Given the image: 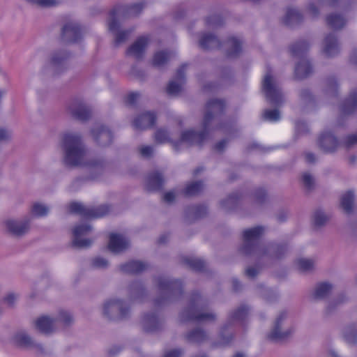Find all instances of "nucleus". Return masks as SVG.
Here are the masks:
<instances>
[{"mask_svg": "<svg viewBox=\"0 0 357 357\" xmlns=\"http://www.w3.org/2000/svg\"><path fill=\"white\" fill-rule=\"evenodd\" d=\"M225 101L222 99H211L206 105L205 114L202 123V130L196 132L193 130H185L181 133V139L173 142L176 150L183 143L190 145H201L208 137L210 132L220 130L229 132L234 128V124L227 119H222V115L225 109Z\"/></svg>", "mask_w": 357, "mask_h": 357, "instance_id": "f257e3e1", "label": "nucleus"}, {"mask_svg": "<svg viewBox=\"0 0 357 357\" xmlns=\"http://www.w3.org/2000/svg\"><path fill=\"white\" fill-rule=\"evenodd\" d=\"M61 149L64 163L67 166H84L89 170V179H95L101 175L107 167V160L102 157L87 158V149L80 135L67 132L62 137Z\"/></svg>", "mask_w": 357, "mask_h": 357, "instance_id": "f03ea898", "label": "nucleus"}, {"mask_svg": "<svg viewBox=\"0 0 357 357\" xmlns=\"http://www.w3.org/2000/svg\"><path fill=\"white\" fill-rule=\"evenodd\" d=\"M264 232L261 226L255 227L243 231V243L240 248L242 254L266 261L280 259L288 252L285 243H270L264 244L260 238Z\"/></svg>", "mask_w": 357, "mask_h": 357, "instance_id": "7ed1b4c3", "label": "nucleus"}, {"mask_svg": "<svg viewBox=\"0 0 357 357\" xmlns=\"http://www.w3.org/2000/svg\"><path fill=\"white\" fill-rule=\"evenodd\" d=\"M209 303L206 298L199 292H193L190 298L188 305L179 314L181 322H215L217 315L212 311H208Z\"/></svg>", "mask_w": 357, "mask_h": 357, "instance_id": "20e7f679", "label": "nucleus"}, {"mask_svg": "<svg viewBox=\"0 0 357 357\" xmlns=\"http://www.w3.org/2000/svg\"><path fill=\"white\" fill-rule=\"evenodd\" d=\"M160 295L154 300L156 307H162L180 299L183 294L182 282L167 276L155 278Z\"/></svg>", "mask_w": 357, "mask_h": 357, "instance_id": "39448f33", "label": "nucleus"}, {"mask_svg": "<svg viewBox=\"0 0 357 357\" xmlns=\"http://www.w3.org/2000/svg\"><path fill=\"white\" fill-rule=\"evenodd\" d=\"M321 6L335 8L326 16V24L334 30L342 29L347 22L346 13L357 7L356 0H317Z\"/></svg>", "mask_w": 357, "mask_h": 357, "instance_id": "423d86ee", "label": "nucleus"}, {"mask_svg": "<svg viewBox=\"0 0 357 357\" xmlns=\"http://www.w3.org/2000/svg\"><path fill=\"white\" fill-rule=\"evenodd\" d=\"M249 310L248 305L242 304L229 314L227 322L220 330L217 343L218 345L225 347L230 344L234 338L235 324L237 323L242 326L245 324Z\"/></svg>", "mask_w": 357, "mask_h": 357, "instance_id": "0eeeda50", "label": "nucleus"}, {"mask_svg": "<svg viewBox=\"0 0 357 357\" xmlns=\"http://www.w3.org/2000/svg\"><path fill=\"white\" fill-rule=\"evenodd\" d=\"M130 314V305L123 299H108L102 305V315L110 321H119L125 320L128 319Z\"/></svg>", "mask_w": 357, "mask_h": 357, "instance_id": "6e6552de", "label": "nucleus"}, {"mask_svg": "<svg viewBox=\"0 0 357 357\" xmlns=\"http://www.w3.org/2000/svg\"><path fill=\"white\" fill-rule=\"evenodd\" d=\"M262 90L267 100L275 107H280L284 102L282 88L268 70L262 82Z\"/></svg>", "mask_w": 357, "mask_h": 357, "instance_id": "1a4fd4ad", "label": "nucleus"}, {"mask_svg": "<svg viewBox=\"0 0 357 357\" xmlns=\"http://www.w3.org/2000/svg\"><path fill=\"white\" fill-rule=\"evenodd\" d=\"M73 321L72 315L66 311L61 310L56 317L43 316L35 321L36 328L44 334H50L54 332L59 323L64 326H69Z\"/></svg>", "mask_w": 357, "mask_h": 357, "instance_id": "9d476101", "label": "nucleus"}, {"mask_svg": "<svg viewBox=\"0 0 357 357\" xmlns=\"http://www.w3.org/2000/svg\"><path fill=\"white\" fill-rule=\"evenodd\" d=\"M294 327L287 321V314L282 312L275 319L267 339L273 342H279L289 338L294 333Z\"/></svg>", "mask_w": 357, "mask_h": 357, "instance_id": "9b49d317", "label": "nucleus"}, {"mask_svg": "<svg viewBox=\"0 0 357 357\" xmlns=\"http://www.w3.org/2000/svg\"><path fill=\"white\" fill-rule=\"evenodd\" d=\"M69 208L71 213L79 214L85 218H102L107 214L109 211L107 205L89 208L78 202L71 203Z\"/></svg>", "mask_w": 357, "mask_h": 357, "instance_id": "f8f14e48", "label": "nucleus"}, {"mask_svg": "<svg viewBox=\"0 0 357 357\" xmlns=\"http://www.w3.org/2000/svg\"><path fill=\"white\" fill-rule=\"evenodd\" d=\"M13 340L15 343L23 348L34 350L38 355L47 356L50 354L43 346L36 342L32 337L24 331H17Z\"/></svg>", "mask_w": 357, "mask_h": 357, "instance_id": "ddd939ff", "label": "nucleus"}, {"mask_svg": "<svg viewBox=\"0 0 357 357\" xmlns=\"http://www.w3.org/2000/svg\"><path fill=\"white\" fill-rule=\"evenodd\" d=\"M120 13L119 10H113L110 12V20L109 21V29L110 31L114 33V44L116 46L126 42L129 36L134 31V28H130L126 30H119L120 24L115 18L116 15Z\"/></svg>", "mask_w": 357, "mask_h": 357, "instance_id": "4468645a", "label": "nucleus"}, {"mask_svg": "<svg viewBox=\"0 0 357 357\" xmlns=\"http://www.w3.org/2000/svg\"><path fill=\"white\" fill-rule=\"evenodd\" d=\"M319 149L326 153H333L341 146V142L331 131L322 132L317 139Z\"/></svg>", "mask_w": 357, "mask_h": 357, "instance_id": "2eb2a0df", "label": "nucleus"}, {"mask_svg": "<svg viewBox=\"0 0 357 357\" xmlns=\"http://www.w3.org/2000/svg\"><path fill=\"white\" fill-rule=\"evenodd\" d=\"M31 220V218L26 216L21 220H7L4 222V225L8 233L13 236L20 237L29 231Z\"/></svg>", "mask_w": 357, "mask_h": 357, "instance_id": "dca6fc26", "label": "nucleus"}, {"mask_svg": "<svg viewBox=\"0 0 357 357\" xmlns=\"http://www.w3.org/2000/svg\"><path fill=\"white\" fill-rule=\"evenodd\" d=\"M70 53L65 50H56L52 52L49 67L54 75H59L66 68V61L70 58Z\"/></svg>", "mask_w": 357, "mask_h": 357, "instance_id": "f3484780", "label": "nucleus"}, {"mask_svg": "<svg viewBox=\"0 0 357 357\" xmlns=\"http://www.w3.org/2000/svg\"><path fill=\"white\" fill-rule=\"evenodd\" d=\"M68 111L74 119L82 121L89 119L91 115L90 107L80 99L73 100L68 106Z\"/></svg>", "mask_w": 357, "mask_h": 357, "instance_id": "a211bd4d", "label": "nucleus"}, {"mask_svg": "<svg viewBox=\"0 0 357 357\" xmlns=\"http://www.w3.org/2000/svg\"><path fill=\"white\" fill-rule=\"evenodd\" d=\"M92 230V227L88 224H80L75 227L73 230V244L78 248H86L92 244V240L89 238H82L89 234Z\"/></svg>", "mask_w": 357, "mask_h": 357, "instance_id": "6ab92c4d", "label": "nucleus"}, {"mask_svg": "<svg viewBox=\"0 0 357 357\" xmlns=\"http://www.w3.org/2000/svg\"><path fill=\"white\" fill-rule=\"evenodd\" d=\"M82 38V31L78 23L67 22L61 30V39L64 43H77Z\"/></svg>", "mask_w": 357, "mask_h": 357, "instance_id": "aec40b11", "label": "nucleus"}, {"mask_svg": "<svg viewBox=\"0 0 357 357\" xmlns=\"http://www.w3.org/2000/svg\"><path fill=\"white\" fill-rule=\"evenodd\" d=\"M323 52L327 57H335L340 52V45L337 36L333 33L327 34L323 41Z\"/></svg>", "mask_w": 357, "mask_h": 357, "instance_id": "412c9836", "label": "nucleus"}, {"mask_svg": "<svg viewBox=\"0 0 357 357\" xmlns=\"http://www.w3.org/2000/svg\"><path fill=\"white\" fill-rule=\"evenodd\" d=\"M142 325L146 332H157L162 328L163 320L155 312H150L144 315Z\"/></svg>", "mask_w": 357, "mask_h": 357, "instance_id": "4be33fe9", "label": "nucleus"}, {"mask_svg": "<svg viewBox=\"0 0 357 357\" xmlns=\"http://www.w3.org/2000/svg\"><path fill=\"white\" fill-rule=\"evenodd\" d=\"M91 135L95 141L102 146L109 145L112 141V134L109 129L102 125H96L91 129Z\"/></svg>", "mask_w": 357, "mask_h": 357, "instance_id": "5701e85b", "label": "nucleus"}, {"mask_svg": "<svg viewBox=\"0 0 357 357\" xmlns=\"http://www.w3.org/2000/svg\"><path fill=\"white\" fill-rule=\"evenodd\" d=\"M149 39L146 36L139 37L127 50V54L139 60L143 58Z\"/></svg>", "mask_w": 357, "mask_h": 357, "instance_id": "b1692460", "label": "nucleus"}, {"mask_svg": "<svg viewBox=\"0 0 357 357\" xmlns=\"http://www.w3.org/2000/svg\"><path fill=\"white\" fill-rule=\"evenodd\" d=\"M185 340L191 344L200 345L207 342L210 337L206 330L201 327H196L184 335Z\"/></svg>", "mask_w": 357, "mask_h": 357, "instance_id": "393cba45", "label": "nucleus"}, {"mask_svg": "<svg viewBox=\"0 0 357 357\" xmlns=\"http://www.w3.org/2000/svg\"><path fill=\"white\" fill-rule=\"evenodd\" d=\"M186 64L182 65L178 70L175 76V79L169 82L167 92L172 96L177 95L182 89V84L185 82V70Z\"/></svg>", "mask_w": 357, "mask_h": 357, "instance_id": "a878e982", "label": "nucleus"}, {"mask_svg": "<svg viewBox=\"0 0 357 357\" xmlns=\"http://www.w3.org/2000/svg\"><path fill=\"white\" fill-rule=\"evenodd\" d=\"M156 115L153 112H146L136 117L133 121V126L136 129L144 130L154 126Z\"/></svg>", "mask_w": 357, "mask_h": 357, "instance_id": "bb28decb", "label": "nucleus"}, {"mask_svg": "<svg viewBox=\"0 0 357 357\" xmlns=\"http://www.w3.org/2000/svg\"><path fill=\"white\" fill-rule=\"evenodd\" d=\"M165 183L163 175L158 171L149 173L146 177V187L149 191H159Z\"/></svg>", "mask_w": 357, "mask_h": 357, "instance_id": "cd10ccee", "label": "nucleus"}, {"mask_svg": "<svg viewBox=\"0 0 357 357\" xmlns=\"http://www.w3.org/2000/svg\"><path fill=\"white\" fill-rule=\"evenodd\" d=\"M129 245V241L123 235L111 234L108 248L112 252H120L126 250Z\"/></svg>", "mask_w": 357, "mask_h": 357, "instance_id": "c85d7f7f", "label": "nucleus"}, {"mask_svg": "<svg viewBox=\"0 0 357 357\" xmlns=\"http://www.w3.org/2000/svg\"><path fill=\"white\" fill-rule=\"evenodd\" d=\"M357 111V89L352 90L341 105V113L344 116L354 114Z\"/></svg>", "mask_w": 357, "mask_h": 357, "instance_id": "c756f323", "label": "nucleus"}, {"mask_svg": "<svg viewBox=\"0 0 357 357\" xmlns=\"http://www.w3.org/2000/svg\"><path fill=\"white\" fill-rule=\"evenodd\" d=\"M199 45L202 49L205 50H213L219 48L221 46V43L215 35L209 33H204L199 38Z\"/></svg>", "mask_w": 357, "mask_h": 357, "instance_id": "7c9ffc66", "label": "nucleus"}, {"mask_svg": "<svg viewBox=\"0 0 357 357\" xmlns=\"http://www.w3.org/2000/svg\"><path fill=\"white\" fill-rule=\"evenodd\" d=\"M146 291L140 281H134L128 287V296L132 301H143Z\"/></svg>", "mask_w": 357, "mask_h": 357, "instance_id": "2f4dec72", "label": "nucleus"}, {"mask_svg": "<svg viewBox=\"0 0 357 357\" xmlns=\"http://www.w3.org/2000/svg\"><path fill=\"white\" fill-rule=\"evenodd\" d=\"M207 213V208L204 205H192L185 208V217L188 222L202 218Z\"/></svg>", "mask_w": 357, "mask_h": 357, "instance_id": "473e14b6", "label": "nucleus"}, {"mask_svg": "<svg viewBox=\"0 0 357 357\" xmlns=\"http://www.w3.org/2000/svg\"><path fill=\"white\" fill-rule=\"evenodd\" d=\"M148 268V264L141 261H130L120 266L121 271L125 273L137 274Z\"/></svg>", "mask_w": 357, "mask_h": 357, "instance_id": "72a5a7b5", "label": "nucleus"}, {"mask_svg": "<svg viewBox=\"0 0 357 357\" xmlns=\"http://www.w3.org/2000/svg\"><path fill=\"white\" fill-rule=\"evenodd\" d=\"M312 73V66L310 61L302 58L301 61L296 65L294 73L297 79H303L308 77Z\"/></svg>", "mask_w": 357, "mask_h": 357, "instance_id": "f704fd0d", "label": "nucleus"}, {"mask_svg": "<svg viewBox=\"0 0 357 357\" xmlns=\"http://www.w3.org/2000/svg\"><path fill=\"white\" fill-rule=\"evenodd\" d=\"M242 50V42L235 37H229L226 42V53L229 58L237 57Z\"/></svg>", "mask_w": 357, "mask_h": 357, "instance_id": "c9c22d12", "label": "nucleus"}, {"mask_svg": "<svg viewBox=\"0 0 357 357\" xmlns=\"http://www.w3.org/2000/svg\"><path fill=\"white\" fill-rule=\"evenodd\" d=\"M303 19V15L298 9L289 8L283 18V22L287 26H293L301 22Z\"/></svg>", "mask_w": 357, "mask_h": 357, "instance_id": "e433bc0d", "label": "nucleus"}, {"mask_svg": "<svg viewBox=\"0 0 357 357\" xmlns=\"http://www.w3.org/2000/svg\"><path fill=\"white\" fill-rule=\"evenodd\" d=\"M310 43L306 40H300L290 46V52L295 57H303L309 50Z\"/></svg>", "mask_w": 357, "mask_h": 357, "instance_id": "4c0bfd02", "label": "nucleus"}, {"mask_svg": "<svg viewBox=\"0 0 357 357\" xmlns=\"http://www.w3.org/2000/svg\"><path fill=\"white\" fill-rule=\"evenodd\" d=\"M333 288V285L329 282H325L317 284L313 294L314 298L318 300L326 298L332 292Z\"/></svg>", "mask_w": 357, "mask_h": 357, "instance_id": "58836bf2", "label": "nucleus"}, {"mask_svg": "<svg viewBox=\"0 0 357 357\" xmlns=\"http://www.w3.org/2000/svg\"><path fill=\"white\" fill-rule=\"evenodd\" d=\"M241 197L238 192H234L220 202L221 207L225 211L233 210L237 206Z\"/></svg>", "mask_w": 357, "mask_h": 357, "instance_id": "ea45409f", "label": "nucleus"}, {"mask_svg": "<svg viewBox=\"0 0 357 357\" xmlns=\"http://www.w3.org/2000/svg\"><path fill=\"white\" fill-rule=\"evenodd\" d=\"M172 56V52L167 50H161L155 53L153 58V66L162 68L167 63Z\"/></svg>", "mask_w": 357, "mask_h": 357, "instance_id": "a19ab883", "label": "nucleus"}, {"mask_svg": "<svg viewBox=\"0 0 357 357\" xmlns=\"http://www.w3.org/2000/svg\"><path fill=\"white\" fill-rule=\"evenodd\" d=\"M183 262L195 271L202 272L204 271L206 268V263L199 258L185 257L183 259Z\"/></svg>", "mask_w": 357, "mask_h": 357, "instance_id": "79ce46f5", "label": "nucleus"}, {"mask_svg": "<svg viewBox=\"0 0 357 357\" xmlns=\"http://www.w3.org/2000/svg\"><path fill=\"white\" fill-rule=\"evenodd\" d=\"M345 341L351 345L357 344V324H351L345 327L344 330Z\"/></svg>", "mask_w": 357, "mask_h": 357, "instance_id": "37998d69", "label": "nucleus"}, {"mask_svg": "<svg viewBox=\"0 0 357 357\" xmlns=\"http://www.w3.org/2000/svg\"><path fill=\"white\" fill-rule=\"evenodd\" d=\"M338 84L334 77H329L324 81V91L331 96L337 95Z\"/></svg>", "mask_w": 357, "mask_h": 357, "instance_id": "c03bdc74", "label": "nucleus"}, {"mask_svg": "<svg viewBox=\"0 0 357 357\" xmlns=\"http://www.w3.org/2000/svg\"><path fill=\"white\" fill-rule=\"evenodd\" d=\"M354 196L352 192L348 191L341 198V206L347 213L352 212Z\"/></svg>", "mask_w": 357, "mask_h": 357, "instance_id": "a18cd8bd", "label": "nucleus"}, {"mask_svg": "<svg viewBox=\"0 0 357 357\" xmlns=\"http://www.w3.org/2000/svg\"><path fill=\"white\" fill-rule=\"evenodd\" d=\"M204 183L202 181H195L186 186L184 193L186 196H195L202 191Z\"/></svg>", "mask_w": 357, "mask_h": 357, "instance_id": "49530a36", "label": "nucleus"}, {"mask_svg": "<svg viewBox=\"0 0 357 357\" xmlns=\"http://www.w3.org/2000/svg\"><path fill=\"white\" fill-rule=\"evenodd\" d=\"M297 266L301 272L309 273L314 268V261L310 259L301 258L297 260Z\"/></svg>", "mask_w": 357, "mask_h": 357, "instance_id": "de8ad7c7", "label": "nucleus"}, {"mask_svg": "<svg viewBox=\"0 0 357 357\" xmlns=\"http://www.w3.org/2000/svg\"><path fill=\"white\" fill-rule=\"evenodd\" d=\"M254 202L256 205L261 206L267 199V193L264 188H257L253 192Z\"/></svg>", "mask_w": 357, "mask_h": 357, "instance_id": "09e8293b", "label": "nucleus"}, {"mask_svg": "<svg viewBox=\"0 0 357 357\" xmlns=\"http://www.w3.org/2000/svg\"><path fill=\"white\" fill-rule=\"evenodd\" d=\"M49 208L42 204L35 203L31 207V213L36 217H44L47 215Z\"/></svg>", "mask_w": 357, "mask_h": 357, "instance_id": "8fccbe9b", "label": "nucleus"}, {"mask_svg": "<svg viewBox=\"0 0 357 357\" xmlns=\"http://www.w3.org/2000/svg\"><path fill=\"white\" fill-rule=\"evenodd\" d=\"M144 7V3L143 2L134 3L130 6H127L126 8V15L128 17H135L137 16L142 10Z\"/></svg>", "mask_w": 357, "mask_h": 357, "instance_id": "3c124183", "label": "nucleus"}, {"mask_svg": "<svg viewBox=\"0 0 357 357\" xmlns=\"http://www.w3.org/2000/svg\"><path fill=\"white\" fill-rule=\"evenodd\" d=\"M314 224L316 227H322L328 220V216L321 211L317 210L314 213Z\"/></svg>", "mask_w": 357, "mask_h": 357, "instance_id": "603ef678", "label": "nucleus"}, {"mask_svg": "<svg viewBox=\"0 0 357 357\" xmlns=\"http://www.w3.org/2000/svg\"><path fill=\"white\" fill-rule=\"evenodd\" d=\"M263 118L269 121H278L280 119V114L278 109H266L263 114Z\"/></svg>", "mask_w": 357, "mask_h": 357, "instance_id": "864d4df0", "label": "nucleus"}, {"mask_svg": "<svg viewBox=\"0 0 357 357\" xmlns=\"http://www.w3.org/2000/svg\"><path fill=\"white\" fill-rule=\"evenodd\" d=\"M206 23L209 27L215 28L223 24V19L219 15H213L206 19Z\"/></svg>", "mask_w": 357, "mask_h": 357, "instance_id": "5fc2aeb1", "label": "nucleus"}, {"mask_svg": "<svg viewBox=\"0 0 357 357\" xmlns=\"http://www.w3.org/2000/svg\"><path fill=\"white\" fill-rule=\"evenodd\" d=\"M341 146L347 149H351L357 146V133L346 136L341 142Z\"/></svg>", "mask_w": 357, "mask_h": 357, "instance_id": "6e6d98bb", "label": "nucleus"}, {"mask_svg": "<svg viewBox=\"0 0 357 357\" xmlns=\"http://www.w3.org/2000/svg\"><path fill=\"white\" fill-rule=\"evenodd\" d=\"M91 266L96 269H104L109 266V261L101 257H96L91 260Z\"/></svg>", "mask_w": 357, "mask_h": 357, "instance_id": "4d7b16f0", "label": "nucleus"}, {"mask_svg": "<svg viewBox=\"0 0 357 357\" xmlns=\"http://www.w3.org/2000/svg\"><path fill=\"white\" fill-rule=\"evenodd\" d=\"M155 139L158 143L162 144L169 142V134L165 129H159L155 133Z\"/></svg>", "mask_w": 357, "mask_h": 357, "instance_id": "13d9d810", "label": "nucleus"}, {"mask_svg": "<svg viewBox=\"0 0 357 357\" xmlns=\"http://www.w3.org/2000/svg\"><path fill=\"white\" fill-rule=\"evenodd\" d=\"M299 97L305 103H308L314 100V96L310 90L307 88H303L300 90Z\"/></svg>", "mask_w": 357, "mask_h": 357, "instance_id": "bf43d9fd", "label": "nucleus"}, {"mask_svg": "<svg viewBox=\"0 0 357 357\" xmlns=\"http://www.w3.org/2000/svg\"><path fill=\"white\" fill-rule=\"evenodd\" d=\"M302 182L307 190H311L314 186V181L312 175L305 173L302 176Z\"/></svg>", "mask_w": 357, "mask_h": 357, "instance_id": "052dcab7", "label": "nucleus"}, {"mask_svg": "<svg viewBox=\"0 0 357 357\" xmlns=\"http://www.w3.org/2000/svg\"><path fill=\"white\" fill-rule=\"evenodd\" d=\"M17 299V296L14 293L8 294L3 298V303L9 308H12L15 306Z\"/></svg>", "mask_w": 357, "mask_h": 357, "instance_id": "680f3d73", "label": "nucleus"}, {"mask_svg": "<svg viewBox=\"0 0 357 357\" xmlns=\"http://www.w3.org/2000/svg\"><path fill=\"white\" fill-rule=\"evenodd\" d=\"M256 259L258 260L257 267L249 266L245 270L246 276L251 279L255 278L259 273V268L258 266H259V261L261 259H258L257 258H256Z\"/></svg>", "mask_w": 357, "mask_h": 357, "instance_id": "e2e57ef3", "label": "nucleus"}, {"mask_svg": "<svg viewBox=\"0 0 357 357\" xmlns=\"http://www.w3.org/2000/svg\"><path fill=\"white\" fill-rule=\"evenodd\" d=\"M184 353V351L181 349H175L167 351L164 357H181Z\"/></svg>", "mask_w": 357, "mask_h": 357, "instance_id": "0e129e2a", "label": "nucleus"}, {"mask_svg": "<svg viewBox=\"0 0 357 357\" xmlns=\"http://www.w3.org/2000/svg\"><path fill=\"white\" fill-rule=\"evenodd\" d=\"M296 131L300 134H304L308 132L307 125L303 121H298L296 123Z\"/></svg>", "mask_w": 357, "mask_h": 357, "instance_id": "69168bd1", "label": "nucleus"}, {"mask_svg": "<svg viewBox=\"0 0 357 357\" xmlns=\"http://www.w3.org/2000/svg\"><path fill=\"white\" fill-rule=\"evenodd\" d=\"M153 151V149L151 146H142L140 149V153L144 158H149Z\"/></svg>", "mask_w": 357, "mask_h": 357, "instance_id": "338daca9", "label": "nucleus"}, {"mask_svg": "<svg viewBox=\"0 0 357 357\" xmlns=\"http://www.w3.org/2000/svg\"><path fill=\"white\" fill-rule=\"evenodd\" d=\"M139 97V93H131L126 97V103L128 105H133Z\"/></svg>", "mask_w": 357, "mask_h": 357, "instance_id": "774afa93", "label": "nucleus"}]
</instances>
